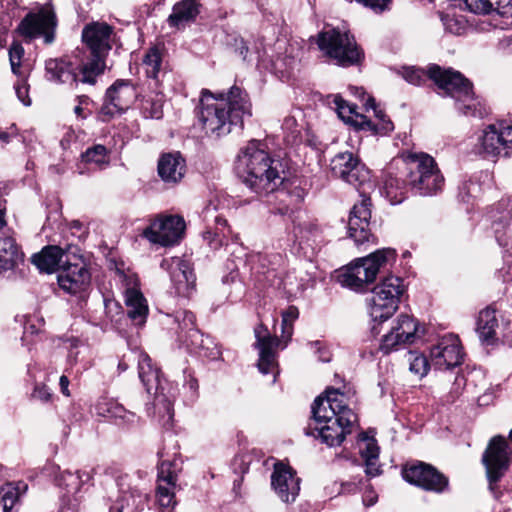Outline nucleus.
Segmentation results:
<instances>
[{
	"label": "nucleus",
	"instance_id": "obj_1",
	"mask_svg": "<svg viewBox=\"0 0 512 512\" xmlns=\"http://www.w3.org/2000/svg\"><path fill=\"white\" fill-rule=\"evenodd\" d=\"M312 415L306 434L320 438L329 447L339 446L358 424V416L348 406L340 388H327L318 396L312 405Z\"/></svg>",
	"mask_w": 512,
	"mask_h": 512
},
{
	"label": "nucleus",
	"instance_id": "obj_2",
	"mask_svg": "<svg viewBox=\"0 0 512 512\" xmlns=\"http://www.w3.org/2000/svg\"><path fill=\"white\" fill-rule=\"evenodd\" d=\"M251 116V103L246 92L232 87L227 96L213 95L208 90L202 91L200 99L199 120L206 133L221 137L241 129L245 117Z\"/></svg>",
	"mask_w": 512,
	"mask_h": 512
},
{
	"label": "nucleus",
	"instance_id": "obj_3",
	"mask_svg": "<svg viewBox=\"0 0 512 512\" xmlns=\"http://www.w3.org/2000/svg\"><path fill=\"white\" fill-rule=\"evenodd\" d=\"M402 76L408 83L417 86L428 78L433 80L441 94L454 98L457 110L466 116L483 118L488 114L485 103L475 97L471 82L460 72L431 65L427 72L420 68L404 67Z\"/></svg>",
	"mask_w": 512,
	"mask_h": 512
},
{
	"label": "nucleus",
	"instance_id": "obj_4",
	"mask_svg": "<svg viewBox=\"0 0 512 512\" xmlns=\"http://www.w3.org/2000/svg\"><path fill=\"white\" fill-rule=\"evenodd\" d=\"M236 171L244 184L260 196L278 191L283 184L278 164L256 140L250 141L239 153Z\"/></svg>",
	"mask_w": 512,
	"mask_h": 512
},
{
	"label": "nucleus",
	"instance_id": "obj_5",
	"mask_svg": "<svg viewBox=\"0 0 512 512\" xmlns=\"http://www.w3.org/2000/svg\"><path fill=\"white\" fill-rule=\"evenodd\" d=\"M298 316L299 311L295 306L288 307V309L282 313L281 340L273 336L263 324H259L254 328L256 338L254 346L259 354L257 363L258 369L262 374H273V383L276 381L278 374L276 350L279 347L283 349L287 346L293 333V322Z\"/></svg>",
	"mask_w": 512,
	"mask_h": 512
},
{
	"label": "nucleus",
	"instance_id": "obj_6",
	"mask_svg": "<svg viewBox=\"0 0 512 512\" xmlns=\"http://www.w3.org/2000/svg\"><path fill=\"white\" fill-rule=\"evenodd\" d=\"M114 28L106 22H91L82 30V41L90 49L92 59L81 67L82 83L95 84L97 76L103 73L105 57L112 49Z\"/></svg>",
	"mask_w": 512,
	"mask_h": 512
},
{
	"label": "nucleus",
	"instance_id": "obj_7",
	"mask_svg": "<svg viewBox=\"0 0 512 512\" xmlns=\"http://www.w3.org/2000/svg\"><path fill=\"white\" fill-rule=\"evenodd\" d=\"M396 251L392 248L376 250L366 257L357 259L340 271L338 282L356 292L365 291L376 279L377 274L388 264L396 260Z\"/></svg>",
	"mask_w": 512,
	"mask_h": 512
},
{
	"label": "nucleus",
	"instance_id": "obj_8",
	"mask_svg": "<svg viewBox=\"0 0 512 512\" xmlns=\"http://www.w3.org/2000/svg\"><path fill=\"white\" fill-rule=\"evenodd\" d=\"M403 162L407 170L409 187L422 196L436 194L444 185L441 174L434 158L426 153H404Z\"/></svg>",
	"mask_w": 512,
	"mask_h": 512
},
{
	"label": "nucleus",
	"instance_id": "obj_9",
	"mask_svg": "<svg viewBox=\"0 0 512 512\" xmlns=\"http://www.w3.org/2000/svg\"><path fill=\"white\" fill-rule=\"evenodd\" d=\"M511 454L512 450L505 437L496 435L490 439L482 455V463L486 470L489 490L495 498L500 497L496 484L508 471L511 464Z\"/></svg>",
	"mask_w": 512,
	"mask_h": 512
},
{
	"label": "nucleus",
	"instance_id": "obj_10",
	"mask_svg": "<svg viewBox=\"0 0 512 512\" xmlns=\"http://www.w3.org/2000/svg\"><path fill=\"white\" fill-rule=\"evenodd\" d=\"M318 46L328 57L334 59L338 65L351 66L359 62L361 52L355 39L348 32L331 29L318 36Z\"/></svg>",
	"mask_w": 512,
	"mask_h": 512
},
{
	"label": "nucleus",
	"instance_id": "obj_11",
	"mask_svg": "<svg viewBox=\"0 0 512 512\" xmlns=\"http://www.w3.org/2000/svg\"><path fill=\"white\" fill-rule=\"evenodd\" d=\"M195 315L190 311H179L175 315V321L178 324V339L184 343L188 349L197 353L199 356L208 359H217L220 356V350L211 338H204L203 334L196 328Z\"/></svg>",
	"mask_w": 512,
	"mask_h": 512
},
{
	"label": "nucleus",
	"instance_id": "obj_12",
	"mask_svg": "<svg viewBox=\"0 0 512 512\" xmlns=\"http://www.w3.org/2000/svg\"><path fill=\"white\" fill-rule=\"evenodd\" d=\"M57 24L54 8L47 4L36 12L28 13L21 20L16 31L27 42L43 38L45 44H52L55 40Z\"/></svg>",
	"mask_w": 512,
	"mask_h": 512
},
{
	"label": "nucleus",
	"instance_id": "obj_13",
	"mask_svg": "<svg viewBox=\"0 0 512 512\" xmlns=\"http://www.w3.org/2000/svg\"><path fill=\"white\" fill-rule=\"evenodd\" d=\"M492 229L495 239L503 249L506 270L504 281H512V199L498 202L492 214Z\"/></svg>",
	"mask_w": 512,
	"mask_h": 512
},
{
	"label": "nucleus",
	"instance_id": "obj_14",
	"mask_svg": "<svg viewBox=\"0 0 512 512\" xmlns=\"http://www.w3.org/2000/svg\"><path fill=\"white\" fill-rule=\"evenodd\" d=\"M478 142L482 151L493 157H512V123L500 121L485 127Z\"/></svg>",
	"mask_w": 512,
	"mask_h": 512
},
{
	"label": "nucleus",
	"instance_id": "obj_15",
	"mask_svg": "<svg viewBox=\"0 0 512 512\" xmlns=\"http://www.w3.org/2000/svg\"><path fill=\"white\" fill-rule=\"evenodd\" d=\"M185 230V221L179 215L161 216L144 231L143 236L151 243L171 246L180 241Z\"/></svg>",
	"mask_w": 512,
	"mask_h": 512
},
{
	"label": "nucleus",
	"instance_id": "obj_16",
	"mask_svg": "<svg viewBox=\"0 0 512 512\" xmlns=\"http://www.w3.org/2000/svg\"><path fill=\"white\" fill-rule=\"evenodd\" d=\"M115 273L118 280L125 287L127 315L135 325L142 326L146 322L148 305L141 291L137 289L138 278L136 274L130 271L126 272L118 267H116Z\"/></svg>",
	"mask_w": 512,
	"mask_h": 512
},
{
	"label": "nucleus",
	"instance_id": "obj_17",
	"mask_svg": "<svg viewBox=\"0 0 512 512\" xmlns=\"http://www.w3.org/2000/svg\"><path fill=\"white\" fill-rule=\"evenodd\" d=\"M158 456L161 462L158 467L156 498L161 507H174L176 505L175 490L177 487L178 472L181 468L176 459H163V451H159Z\"/></svg>",
	"mask_w": 512,
	"mask_h": 512
},
{
	"label": "nucleus",
	"instance_id": "obj_18",
	"mask_svg": "<svg viewBox=\"0 0 512 512\" xmlns=\"http://www.w3.org/2000/svg\"><path fill=\"white\" fill-rule=\"evenodd\" d=\"M463 355L458 336L448 334L441 337L430 349V362L437 370H448L461 365Z\"/></svg>",
	"mask_w": 512,
	"mask_h": 512
},
{
	"label": "nucleus",
	"instance_id": "obj_19",
	"mask_svg": "<svg viewBox=\"0 0 512 512\" xmlns=\"http://www.w3.org/2000/svg\"><path fill=\"white\" fill-rule=\"evenodd\" d=\"M418 323L408 315H399L389 333L381 340L380 350L384 354L402 348L406 344H412L417 338Z\"/></svg>",
	"mask_w": 512,
	"mask_h": 512
},
{
	"label": "nucleus",
	"instance_id": "obj_20",
	"mask_svg": "<svg viewBox=\"0 0 512 512\" xmlns=\"http://www.w3.org/2000/svg\"><path fill=\"white\" fill-rule=\"evenodd\" d=\"M330 167L335 176L355 187L369 181V171L351 152L336 154L331 160Z\"/></svg>",
	"mask_w": 512,
	"mask_h": 512
},
{
	"label": "nucleus",
	"instance_id": "obj_21",
	"mask_svg": "<svg viewBox=\"0 0 512 512\" xmlns=\"http://www.w3.org/2000/svg\"><path fill=\"white\" fill-rule=\"evenodd\" d=\"M75 262L70 261L62 266L58 273L57 281L62 290L69 294H81L86 292L91 284V274L85 263L78 257Z\"/></svg>",
	"mask_w": 512,
	"mask_h": 512
},
{
	"label": "nucleus",
	"instance_id": "obj_22",
	"mask_svg": "<svg viewBox=\"0 0 512 512\" xmlns=\"http://www.w3.org/2000/svg\"><path fill=\"white\" fill-rule=\"evenodd\" d=\"M402 475L407 482L437 493L443 492L448 486V479L425 463L405 467Z\"/></svg>",
	"mask_w": 512,
	"mask_h": 512
},
{
	"label": "nucleus",
	"instance_id": "obj_23",
	"mask_svg": "<svg viewBox=\"0 0 512 512\" xmlns=\"http://www.w3.org/2000/svg\"><path fill=\"white\" fill-rule=\"evenodd\" d=\"M350 90L352 94L358 96L362 101H364L366 111H369L370 109L373 110L374 115L378 120V123H373L371 120L367 119L365 115H357V117H360V120L355 119L354 122V127L357 130L370 131L374 135H387L394 129L392 121L386 119L385 113L376 107L374 98L371 96H367L366 98V92L363 88L350 87Z\"/></svg>",
	"mask_w": 512,
	"mask_h": 512
},
{
	"label": "nucleus",
	"instance_id": "obj_24",
	"mask_svg": "<svg viewBox=\"0 0 512 512\" xmlns=\"http://www.w3.org/2000/svg\"><path fill=\"white\" fill-rule=\"evenodd\" d=\"M271 486L283 502H294L300 491V478L290 466L278 462L271 474Z\"/></svg>",
	"mask_w": 512,
	"mask_h": 512
},
{
	"label": "nucleus",
	"instance_id": "obj_25",
	"mask_svg": "<svg viewBox=\"0 0 512 512\" xmlns=\"http://www.w3.org/2000/svg\"><path fill=\"white\" fill-rule=\"evenodd\" d=\"M161 267L170 273L175 294L188 297L195 287V275L190 263L180 257L164 259Z\"/></svg>",
	"mask_w": 512,
	"mask_h": 512
},
{
	"label": "nucleus",
	"instance_id": "obj_26",
	"mask_svg": "<svg viewBox=\"0 0 512 512\" xmlns=\"http://www.w3.org/2000/svg\"><path fill=\"white\" fill-rule=\"evenodd\" d=\"M137 98L133 83L129 80H117L106 91L105 102L102 106L104 114L113 115L127 110Z\"/></svg>",
	"mask_w": 512,
	"mask_h": 512
},
{
	"label": "nucleus",
	"instance_id": "obj_27",
	"mask_svg": "<svg viewBox=\"0 0 512 512\" xmlns=\"http://www.w3.org/2000/svg\"><path fill=\"white\" fill-rule=\"evenodd\" d=\"M370 206V198L363 197L361 202L355 204L350 212L348 232L350 238H352L357 245L369 242L372 237L369 228L371 219Z\"/></svg>",
	"mask_w": 512,
	"mask_h": 512
},
{
	"label": "nucleus",
	"instance_id": "obj_28",
	"mask_svg": "<svg viewBox=\"0 0 512 512\" xmlns=\"http://www.w3.org/2000/svg\"><path fill=\"white\" fill-rule=\"evenodd\" d=\"M119 495L109 512H139L143 509L147 495L130 485L129 476L122 475L117 479Z\"/></svg>",
	"mask_w": 512,
	"mask_h": 512
},
{
	"label": "nucleus",
	"instance_id": "obj_29",
	"mask_svg": "<svg viewBox=\"0 0 512 512\" xmlns=\"http://www.w3.org/2000/svg\"><path fill=\"white\" fill-rule=\"evenodd\" d=\"M76 246L68 245L65 249L51 245L44 247L40 253L34 254L31 258L32 263L40 270L46 273H53L62 263L66 265L71 257L76 258L79 253Z\"/></svg>",
	"mask_w": 512,
	"mask_h": 512
},
{
	"label": "nucleus",
	"instance_id": "obj_30",
	"mask_svg": "<svg viewBox=\"0 0 512 512\" xmlns=\"http://www.w3.org/2000/svg\"><path fill=\"white\" fill-rule=\"evenodd\" d=\"M23 260V253L13 237V230L7 226L5 211L0 209V273L12 270Z\"/></svg>",
	"mask_w": 512,
	"mask_h": 512
},
{
	"label": "nucleus",
	"instance_id": "obj_31",
	"mask_svg": "<svg viewBox=\"0 0 512 512\" xmlns=\"http://www.w3.org/2000/svg\"><path fill=\"white\" fill-rule=\"evenodd\" d=\"M131 356L137 358L138 376L146 392L158 396L159 391L163 390V380L159 368L152 363L149 355L141 350L131 351Z\"/></svg>",
	"mask_w": 512,
	"mask_h": 512
},
{
	"label": "nucleus",
	"instance_id": "obj_32",
	"mask_svg": "<svg viewBox=\"0 0 512 512\" xmlns=\"http://www.w3.org/2000/svg\"><path fill=\"white\" fill-rule=\"evenodd\" d=\"M157 171L166 184H177L186 173V161L179 152L165 153L158 160Z\"/></svg>",
	"mask_w": 512,
	"mask_h": 512
},
{
	"label": "nucleus",
	"instance_id": "obj_33",
	"mask_svg": "<svg viewBox=\"0 0 512 512\" xmlns=\"http://www.w3.org/2000/svg\"><path fill=\"white\" fill-rule=\"evenodd\" d=\"M46 77L60 84H73L81 81L74 66L65 59H49L45 63Z\"/></svg>",
	"mask_w": 512,
	"mask_h": 512
},
{
	"label": "nucleus",
	"instance_id": "obj_34",
	"mask_svg": "<svg viewBox=\"0 0 512 512\" xmlns=\"http://www.w3.org/2000/svg\"><path fill=\"white\" fill-rule=\"evenodd\" d=\"M96 409L99 415L114 419L117 425L131 426L138 421L134 412L126 410L123 405L113 399L99 401Z\"/></svg>",
	"mask_w": 512,
	"mask_h": 512
},
{
	"label": "nucleus",
	"instance_id": "obj_35",
	"mask_svg": "<svg viewBox=\"0 0 512 512\" xmlns=\"http://www.w3.org/2000/svg\"><path fill=\"white\" fill-rule=\"evenodd\" d=\"M359 451L365 463V472L370 477L378 476L381 473L379 459V447L374 438L368 437L365 433L359 435Z\"/></svg>",
	"mask_w": 512,
	"mask_h": 512
},
{
	"label": "nucleus",
	"instance_id": "obj_36",
	"mask_svg": "<svg viewBox=\"0 0 512 512\" xmlns=\"http://www.w3.org/2000/svg\"><path fill=\"white\" fill-rule=\"evenodd\" d=\"M398 301L383 297L372 291L368 301L369 315L373 322L382 323L393 316L399 306Z\"/></svg>",
	"mask_w": 512,
	"mask_h": 512
},
{
	"label": "nucleus",
	"instance_id": "obj_37",
	"mask_svg": "<svg viewBox=\"0 0 512 512\" xmlns=\"http://www.w3.org/2000/svg\"><path fill=\"white\" fill-rule=\"evenodd\" d=\"M497 328L498 320L495 314V310L490 307L481 310L479 312L476 323V332L479 336V339L488 345L494 344L497 340Z\"/></svg>",
	"mask_w": 512,
	"mask_h": 512
},
{
	"label": "nucleus",
	"instance_id": "obj_38",
	"mask_svg": "<svg viewBox=\"0 0 512 512\" xmlns=\"http://www.w3.org/2000/svg\"><path fill=\"white\" fill-rule=\"evenodd\" d=\"M92 478L91 470H78L75 473L66 470L56 477V483L59 487L64 488L67 493L76 494L81 487L88 483Z\"/></svg>",
	"mask_w": 512,
	"mask_h": 512
},
{
	"label": "nucleus",
	"instance_id": "obj_39",
	"mask_svg": "<svg viewBox=\"0 0 512 512\" xmlns=\"http://www.w3.org/2000/svg\"><path fill=\"white\" fill-rule=\"evenodd\" d=\"M199 13L198 4L194 0H182L173 7L168 21L171 26L179 27L196 18Z\"/></svg>",
	"mask_w": 512,
	"mask_h": 512
},
{
	"label": "nucleus",
	"instance_id": "obj_40",
	"mask_svg": "<svg viewBox=\"0 0 512 512\" xmlns=\"http://www.w3.org/2000/svg\"><path fill=\"white\" fill-rule=\"evenodd\" d=\"M376 294L400 302L406 291L403 279L398 276H388L377 284L373 290Z\"/></svg>",
	"mask_w": 512,
	"mask_h": 512
},
{
	"label": "nucleus",
	"instance_id": "obj_41",
	"mask_svg": "<svg viewBox=\"0 0 512 512\" xmlns=\"http://www.w3.org/2000/svg\"><path fill=\"white\" fill-rule=\"evenodd\" d=\"M215 230H206L203 232V239L208 243L211 249L217 250L223 244L224 240L232 235V230L227 224V220L221 216L216 215L214 217Z\"/></svg>",
	"mask_w": 512,
	"mask_h": 512
},
{
	"label": "nucleus",
	"instance_id": "obj_42",
	"mask_svg": "<svg viewBox=\"0 0 512 512\" xmlns=\"http://www.w3.org/2000/svg\"><path fill=\"white\" fill-rule=\"evenodd\" d=\"M163 105L164 95L160 92H151L142 98L140 111L147 119H161L163 117Z\"/></svg>",
	"mask_w": 512,
	"mask_h": 512
},
{
	"label": "nucleus",
	"instance_id": "obj_43",
	"mask_svg": "<svg viewBox=\"0 0 512 512\" xmlns=\"http://www.w3.org/2000/svg\"><path fill=\"white\" fill-rule=\"evenodd\" d=\"M407 186H409L407 179L402 180L389 174L385 177L383 190L390 203L395 205L405 199Z\"/></svg>",
	"mask_w": 512,
	"mask_h": 512
},
{
	"label": "nucleus",
	"instance_id": "obj_44",
	"mask_svg": "<svg viewBox=\"0 0 512 512\" xmlns=\"http://www.w3.org/2000/svg\"><path fill=\"white\" fill-rule=\"evenodd\" d=\"M332 103H334L338 116L343 121L354 126L355 119L360 120V117H357V115H361L356 111L357 106L348 103L340 95H333Z\"/></svg>",
	"mask_w": 512,
	"mask_h": 512
},
{
	"label": "nucleus",
	"instance_id": "obj_45",
	"mask_svg": "<svg viewBox=\"0 0 512 512\" xmlns=\"http://www.w3.org/2000/svg\"><path fill=\"white\" fill-rule=\"evenodd\" d=\"M321 227L313 222H305L298 227L297 235L309 245L317 246L323 241Z\"/></svg>",
	"mask_w": 512,
	"mask_h": 512
},
{
	"label": "nucleus",
	"instance_id": "obj_46",
	"mask_svg": "<svg viewBox=\"0 0 512 512\" xmlns=\"http://www.w3.org/2000/svg\"><path fill=\"white\" fill-rule=\"evenodd\" d=\"M82 160L88 164H94L99 168H103L109 163V153L105 146L97 144L88 148L82 154Z\"/></svg>",
	"mask_w": 512,
	"mask_h": 512
},
{
	"label": "nucleus",
	"instance_id": "obj_47",
	"mask_svg": "<svg viewBox=\"0 0 512 512\" xmlns=\"http://www.w3.org/2000/svg\"><path fill=\"white\" fill-rule=\"evenodd\" d=\"M142 64L145 67L147 77L157 79L162 64L159 50L155 47L150 48L146 52Z\"/></svg>",
	"mask_w": 512,
	"mask_h": 512
},
{
	"label": "nucleus",
	"instance_id": "obj_48",
	"mask_svg": "<svg viewBox=\"0 0 512 512\" xmlns=\"http://www.w3.org/2000/svg\"><path fill=\"white\" fill-rule=\"evenodd\" d=\"M409 370L419 378L427 375L431 362L421 353L409 351L407 354Z\"/></svg>",
	"mask_w": 512,
	"mask_h": 512
},
{
	"label": "nucleus",
	"instance_id": "obj_49",
	"mask_svg": "<svg viewBox=\"0 0 512 512\" xmlns=\"http://www.w3.org/2000/svg\"><path fill=\"white\" fill-rule=\"evenodd\" d=\"M24 48L18 41H13L9 47V62L15 75H20L21 61L24 57Z\"/></svg>",
	"mask_w": 512,
	"mask_h": 512
},
{
	"label": "nucleus",
	"instance_id": "obj_50",
	"mask_svg": "<svg viewBox=\"0 0 512 512\" xmlns=\"http://www.w3.org/2000/svg\"><path fill=\"white\" fill-rule=\"evenodd\" d=\"M16 500L17 492L13 487H0V512H11Z\"/></svg>",
	"mask_w": 512,
	"mask_h": 512
},
{
	"label": "nucleus",
	"instance_id": "obj_51",
	"mask_svg": "<svg viewBox=\"0 0 512 512\" xmlns=\"http://www.w3.org/2000/svg\"><path fill=\"white\" fill-rule=\"evenodd\" d=\"M491 1L492 0H464V4L470 12L486 15L494 12Z\"/></svg>",
	"mask_w": 512,
	"mask_h": 512
},
{
	"label": "nucleus",
	"instance_id": "obj_52",
	"mask_svg": "<svg viewBox=\"0 0 512 512\" xmlns=\"http://www.w3.org/2000/svg\"><path fill=\"white\" fill-rule=\"evenodd\" d=\"M155 397L158 400V403H156V406H159V403L163 402V408L165 409V412H166V415L163 416V419H162L163 426H165V427L171 426V422H172V418H173V409H172L171 403L165 399L164 395H162V390H160L158 396H155Z\"/></svg>",
	"mask_w": 512,
	"mask_h": 512
},
{
	"label": "nucleus",
	"instance_id": "obj_53",
	"mask_svg": "<svg viewBox=\"0 0 512 512\" xmlns=\"http://www.w3.org/2000/svg\"><path fill=\"white\" fill-rule=\"evenodd\" d=\"M32 398L41 402H49L52 398V393L46 385L36 384L32 393Z\"/></svg>",
	"mask_w": 512,
	"mask_h": 512
},
{
	"label": "nucleus",
	"instance_id": "obj_54",
	"mask_svg": "<svg viewBox=\"0 0 512 512\" xmlns=\"http://www.w3.org/2000/svg\"><path fill=\"white\" fill-rule=\"evenodd\" d=\"M311 348H314L316 352L319 354L318 359L322 362L330 361V353L326 350L320 341H315L311 343Z\"/></svg>",
	"mask_w": 512,
	"mask_h": 512
},
{
	"label": "nucleus",
	"instance_id": "obj_55",
	"mask_svg": "<svg viewBox=\"0 0 512 512\" xmlns=\"http://www.w3.org/2000/svg\"><path fill=\"white\" fill-rule=\"evenodd\" d=\"M362 499H363V504L366 507H370V506H373L377 502L378 495L372 488H368L365 490Z\"/></svg>",
	"mask_w": 512,
	"mask_h": 512
},
{
	"label": "nucleus",
	"instance_id": "obj_56",
	"mask_svg": "<svg viewBox=\"0 0 512 512\" xmlns=\"http://www.w3.org/2000/svg\"><path fill=\"white\" fill-rule=\"evenodd\" d=\"M16 94L18 99L25 105L29 106L31 104V100L28 97V87L26 85H18L16 86Z\"/></svg>",
	"mask_w": 512,
	"mask_h": 512
},
{
	"label": "nucleus",
	"instance_id": "obj_57",
	"mask_svg": "<svg viewBox=\"0 0 512 512\" xmlns=\"http://www.w3.org/2000/svg\"><path fill=\"white\" fill-rule=\"evenodd\" d=\"M132 361H137V358L131 356V352L128 355H124L118 363V370L120 372H125L129 367V363Z\"/></svg>",
	"mask_w": 512,
	"mask_h": 512
},
{
	"label": "nucleus",
	"instance_id": "obj_58",
	"mask_svg": "<svg viewBox=\"0 0 512 512\" xmlns=\"http://www.w3.org/2000/svg\"><path fill=\"white\" fill-rule=\"evenodd\" d=\"M493 10L500 13L501 9H504L512 5V0H492L491 1Z\"/></svg>",
	"mask_w": 512,
	"mask_h": 512
},
{
	"label": "nucleus",
	"instance_id": "obj_59",
	"mask_svg": "<svg viewBox=\"0 0 512 512\" xmlns=\"http://www.w3.org/2000/svg\"><path fill=\"white\" fill-rule=\"evenodd\" d=\"M59 385H60L62 393L65 396H69V390H68L69 379L65 375H62L60 377Z\"/></svg>",
	"mask_w": 512,
	"mask_h": 512
},
{
	"label": "nucleus",
	"instance_id": "obj_60",
	"mask_svg": "<svg viewBox=\"0 0 512 512\" xmlns=\"http://www.w3.org/2000/svg\"><path fill=\"white\" fill-rule=\"evenodd\" d=\"M74 113L77 115V117L85 118V115L83 114V108L81 105H77L74 108Z\"/></svg>",
	"mask_w": 512,
	"mask_h": 512
},
{
	"label": "nucleus",
	"instance_id": "obj_61",
	"mask_svg": "<svg viewBox=\"0 0 512 512\" xmlns=\"http://www.w3.org/2000/svg\"><path fill=\"white\" fill-rule=\"evenodd\" d=\"M214 209L215 207L211 208L210 205L207 206L203 211L204 218L207 219L209 216H211Z\"/></svg>",
	"mask_w": 512,
	"mask_h": 512
},
{
	"label": "nucleus",
	"instance_id": "obj_62",
	"mask_svg": "<svg viewBox=\"0 0 512 512\" xmlns=\"http://www.w3.org/2000/svg\"><path fill=\"white\" fill-rule=\"evenodd\" d=\"M78 100H79V104L78 105H84V104H87L88 101H89V98L87 96H79L78 97Z\"/></svg>",
	"mask_w": 512,
	"mask_h": 512
},
{
	"label": "nucleus",
	"instance_id": "obj_63",
	"mask_svg": "<svg viewBox=\"0 0 512 512\" xmlns=\"http://www.w3.org/2000/svg\"><path fill=\"white\" fill-rule=\"evenodd\" d=\"M189 386H190V388H191V389L196 390V389H197V387H198V383H197V381H196L195 379H191V380L189 381Z\"/></svg>",
	"mask_w": 512,
	"mask_h": 512
},
{
	"label": "nucleus",
	"instance_id": "obj_64",
	"mask_svg": "<svg viewBox=\"0 0 512 512\" xmlns=\"http://www.w3.org/2000/svg\"><path fill=\"white\" fill-rule=\"evenodd\" d=\"M8 139H9L8 133H6V132L0 133V140H2L3 142H8Z\"/></svg>",
	"mask_w": 512,
	"mask_h": 512
}]
</instances>
